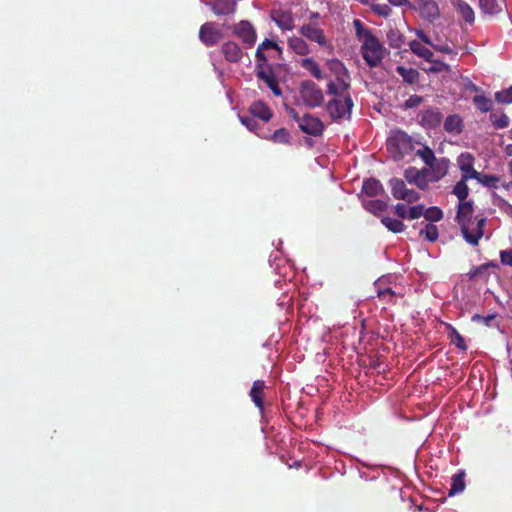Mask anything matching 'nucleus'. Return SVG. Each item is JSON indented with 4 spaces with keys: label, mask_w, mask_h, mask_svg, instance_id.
I'll use <instances>...</instances> for the list:
<instances>
[{
    "label": "nucleus",
    "mask_w": 512,
    "mask_h": 512,
    "mask_svg": "<svg viewBox=\"0 0 512 512\" xmlns=\"http://www.w3.org/2000/svg\"><path fill=\"white\" fill-rule=\"evenodd\" d=\"M452 194L458 198V205L471 204L474 207V202L472 200H467L469 195L467 181L460 179L453 187Z\"/></svg>",
    "instance_id": "nucleus-21"
},
{
    "label": "nucleus",
    "mask_w": 512,
    "mask_h": 512,
    "mask_svg": "<svg viewBox=\"0 0 512 512\" xmlns=\"http://www.w3.org/2000/svg\"><path fill=\"white\" fill-rule=\"evenodd\" d=\"M350 74L334 77L327 84V94L350 93Z\"/></svg>",
    "instance_id": "nucleus-13"
},
{
    "label": "nucleus",
    "mask_w": 512,
    "mask_h": 512,
    "mask_svg": "<svg viewBox=\"0 0 512 512\" xmlns=\"http://www.w3.org/2000/svg\"><path fill=\"white\" fill-rule=\"evenodd\" d=\"M328 69L332 73L333 77L346 76L349 72L345 65L338 59H332L328 61Z\"/></svg>",
    "instance_id": "nucleus-31"
},
{
    "label": "nucleus",
    "mask_w": 512,
    "mask_h": 512,
    "mask_svg": "<svg viewBox=\"0 0 512 512\" xmlns=\"http://www.w3.org/2000/svg\"><path fill=\"white\" fill-rule=\"evenodd\" d=\"M409 47L411 51L418 57L423 58L428 62L433 60V52L429 48L425 47L421 42L413 40L409 43Z\"/></svg>",
    "instance_id": "nucleus-25"
},
{
    "label": "nucleus",
    "mask_w": 512,
    "mask_h": 512,
    "mask_svg": "<svg viewBox=\"0 0 512 512\" xmlns=\"http://www.w3.org/2000/svg\"><path fill=\"white\" fill-rule=\"evenodd\" d=\"M424 218L431 222H438L443 218V211L436 206L429 207L428 209H424Z\"/></svg>",
    "instance_id": "nucleus-40"
},
{
    "label": "nucleus",
    "mask_w": 512,
    "mask_h": 512,
    "mask_svg": "<svg viewBox=\"0 0 512 512\" xmlns=\"http://www.w3.org/2000/svg\"><path fill=\"white\" fill-rule=\"evenodd\" d=\"M353 24L355 26L356 36L359 40L364 42L365 39H368L369 35H373L371 30L366 28L359 19H355Z\"/></svg>",
    "instance_id": "nucleus-43"
},
{
    "label": "nucleus",
    "mask_w": 512,
    "mask_h": 512,
    "mask_svg": "<svg viewBox=\"0 0 512 512\" xmlns=\"http://www.w3.org/2000/svg\"><path fill=\"white\" fill-rule=\"evenodd\" d=\"M362 192L369 197H375L383 194L384 188L379 180L370 178L363 182Z\"/></svg>",
    "instance_id": "nucleus-22"
},
{
    "label": "nucleus",
    "mask_w": 512,
    "mask_h": 512,
    "mask_svg": "<svg viewBox=\"0 0 512 512\" xmlns=\"http://www.w3.org/2000/svg\"><path fill=\"white\" fill-rule=\"evenodd\" d=\"M258 47H260L262 50H264V49H275L279 53L282 52V49L279 47V45L275 41H272V40H269V39H265Z\"/></svg>",
    "instance_id": "nucleus-53"
},
{
    "label": "nucleus",
    "mask_w": 512,
    "mask_h": 512,
    "mask_svg": "<svg viewBox=\"0 0 512 512\" xmlns=\"http://www.w3.org/2000/svg\"><path fill=\"white\" fill-rule=\"evenodd\" d=\"M223 33L215 22H205L199 29V39L207 47L217 45Z\"/></svg>",
    "instance_id": "nucleus-6"
},
{
    "label": "nucleus",
    "mask_w": 512,
    "mask_h": 512,
    "mask_svg": "<svg viewBox=\"0 0 512 512\" xmlns=\"http://www.w3.org/2000/svg\"><path fill=\"white\" fill-rule=\"evenodd\" d=\"M455 222L460 228L463 239L471 246H478L484 236L487 218L474 216V207L471 204H463L457 206Z\"/></svg>",
    "instance_id": "nucleus-1"
},
{
    "label": "nucleus",
    "mask_w": 512,
    "mask_h": 512,
    "mask_svg": "<svg viewBox=\"0 0 512 512\" xmlns=\"http://www.w3.org/2000/svg\"><path fill=\"white\" fill-rule=\"evenodd\" d=\"M255 56H256V58H257L258 60H260V61H263V62H266V61H267V58H266V56H265V54H264L263 50H262L260 47H258V48H257L256 53H255Z\"/></svg>",
    "instance_id": "nucleus-57"
},
{
    "label": "nucleus",
    "mask_w": 512,
    "mask_h": 512,
    "mask_svg": "<svg viewBox=\"0 0 512 512\" xmlns=\"http://www.w3.org/2000/svg\"><path fill=\"white\" fill-rule=\"evenodd\" d=\"M302 132L311 136H321L324 131V124L318 118L311 114H305L300 120V127Z\"/></svg>",
    "instance_id": "nucleus-8"
},
{
    "label": "nucleus",
    "mask_w": 512,
    "mask_h": 512,
    "mask_svg": "<svg viewBox=\"0 0 512 512\" xmlns=\"http://www.w3.org/2000/svg\"><path fill=\"white\" fill-rule=\"evenodd\" d=\"M318 18H319V13L318 12H312L310 14V19L311 20L318 19Z\"/></svg>",
    "instance_id": "nucleus-61"
},
{
    "label": "nucleus",
    "mask_w": 512,
    "mask_h": 512,
    "mask_svg": "<svg viewBox=\"0 0 512 512\" xmlns=\"http://www.w3.org/2000/svg\"><path fill=\"white\" fill-rule=\"evenodd\" d=\"M290 114H291L292 118H293V119L298 123V125L300 126V120H301V118H302V117H300V116L298 115V113H297L295 110H291Z\"/></svg>",
    "instance_id": "nucleus-59"
},
{
    "label": "nucleus",
    "mask_w": 512,
    "mask_h": 512,
    "mask_svg": "<svg viewBox=\"0 0 512 512\" xmlns=\"http://www.w3.org/2000/svg\"><path fill=\"white\" fill-rule=\"evenodd\" d=\"M420 16L429 21L434 22L440 16V10L435 0H417Z\"/></svg>",
    "instance_id": "nucleus-10"
},
{
    "label": "nucleus",
    "mask_w": 512,
    "mask_h": 512,
    "mask_svg": "<svg viewBox=\"0 0 512 512\" xmlns=\"http://www.w3.org/2000/svg\"><path fill=\"white\" fill-rule=\"evenodd\" d=\"M420 235L430 242H435L439 236L438 228L433 224H426L425 228L420 230Z\"/></svg>",
    "instance_id": "nucleus-42"
},
{
    "label": "nucleus",
    "mask_w": 512,
    "mask_h": 512,
    "mask_svg": "<svg viewBox=\"0 0 512 512\" xmlns=\"http://www.w3.org/2000/svg\"><path fill=\"white\" fill-rule=\"evenodd\" d=\"M438 50L441 51V52H444V53H451L452 52L451 48L448 47V46L440 47V48H438Z\"/></svg>",
    "instance_id": "nucleus-60"
},
{
    "label": "nucleus",
    "mask_w": 512,
    "mask_h": 512,
    "mask_svg": "<svg viewBox=\"0 0 512 512\" xmlns=\"http://www.w3.org/2000/svg\"><path fill=\"white\" fill-rule=\"evenodd\" d=\"M300 94L304 104L310 108L319 107L324 102L322 89L313 81H304L301 84Z\"/></svg>",
    "instance_id": "nucleus-4"
},
{
    "label": "nucleus",
    "mask_w": 512,
    "mask_h": 512,
    "mask_svg": "<svg viewBox=\"0 0 512 512\" xmlns=\"http://www.w3.org/2000/svg\"><path fill=\"white\" fill-rule=\"evenodd\" d=\"M478 182L487 188L497 189L499 187L500 177L481 173Z\"/></svg>",
    "instance_id": "nucleus-39"
},
{
    "label": "nucleus",
    "mask_w": 512,
    "mask_h": 512,
    "mask_svg": "<svg viewBox=\"0 0 512 512\" xmlns=\"http://www.w3.org/2000/svg\"><path fill=\"white\" fill-rule=\"evenodd\" d=\"M445 327L448 339L450 340L451 344L455 345L458 349L462 351H466L467 345L465 343V340L463 336L457 331V329L449 323H445Z\"/></svg>",
    "instance_id": "nucleus-23"
},
{
    "label": "nucleus",
    "mask_w": 512,
    "mask_h": 512,
    "mask_svg": "<svg viewBox=\"0 0 512 512\" xmlns=\"http://www.w3.org/2000/svg\"><path fill=\"white\" fill-rule=\"evenodd\" d=\"M364 208L375 216H379L388 208V203L385 200L375 199L363 202Z\"/></svg>",
    "instance_id": "nucleus-27"
},
{
    "label": "nucleus",
    "mask_w": 512,
    "mask_h": 512,
    "mask_svg": "<svg viewBox=\"0 0 512 512\" xmlns=\"http://www.w3.org/2000/svg\"><path fill=\"white\" fill-rule=\"evenodd\" d=\"M472 89H473V90H477V86H476V85H474V84H472Z\"/></svg>",
    "instance_id": "nucleus-63"
},
{
    "label": "nucleus",
    "mask_w": 512,
    "mask_h": 512,
    "mask_svg": "<svg viewBox=\"0 0 512 512\" xmlns=\"http://www.w3.org/2000/svg\"><path fill=\"white\" fill-rule=\"evenodd\" d=\"M221 52L230 63H238L242 60L243 52L240 46L234 41H227L222 44Z\"/></svg>",
    "instance_id": "nucleus-15"
},
{
    "label": "nucleus",
    "mask_w": 512,
    "mask_h": 512,
    "mask_svg": "<svg viewBox=\"0 0 512 512\" xmlns=\"http://www.w3.org/2000/svg\"><path fill=\"white\" fill-rule=\"evenodd\" d=\"M465 472L463 470H459L452 477L451 487L449 489V496L461 493L465 489Z\"/></svg>",
    "instance_id": "nucleus-26"
},
{
    "label": "nucleus",
    "mask_w": 512,
    "mask_h": 512,
    "mask_svg": "<svg viewBox=\"0 0 512 512\" xmlns=\"http://www.w3.org/2000/svg\"><path fill=\"white\" fill-rule=\"evenodd\" d=\"M495 100L503 104L512 103V86L508 89H504L495 93Z\"/></svg>",
    "instance_id": "nucleus-44"
},
{
    "label": "nucleus",
    "mask_w": 512,
    "mask_h": 512,
    "mask_svg": "<svg viewBox=\"0 0 512 512\" xmlns=\"http://www.w3.org/2000/svg\"><path fill=\"white\" fill-rule=\"evenodd\" d=\"M442 117V113L438 108H428L418 114L419 123L427 129L438 127L442 121Z\"/></svg>",
    "instance_id": "nucleus-9"
},
{
    "label": "nucleus",
    "mask_w": 512,
    "mask_h": 512,
    "mask_svg": "<svg viewBox=\"0 0 512 512\" xmlns=\"http://www.w3.org/2000/svg\"><path fill=\"white\" fill-rule=\"evenodd\" d=\"M494 318H495V315H489V316H486V317L480 316V315H475L473 317V320H482L486 325H489L490 322L492 320H494Z\"/></svg>",
    "instance_id": "nucleus-56"
},
{
    "label": "nucleus",
    "mask_w": 512,
    "mask_h": 512,
    "mask_svg": "<svg viewBox=\"0 0 512 512\" xmlns=\"http://www.w3.org/2000/svg\"><path fill=\"white\" fill-rule=\"evenodd\" d=\"M254 132H255V134H257L258 136H260V137H262V138H265V139H267V138H268V137H267V136H265V135H261V134H259V133H258V131H254Z\"/></svg>",
    "instance_id": "nucleus-62"
},
{
    "label": "nucleus",
    "mask_w": 512,
    "mask_h": 512,
    "mask_svg": "<svg viewBox=\"0 0 512 512\" xmlns=\"http://www.w3.org/2000/svg\"><path fill=\"white\" fill-rule=\"evenodd\" d=\"M444 129L448 133L460 134L463 130L462 118L457 114L449 115L444 121Z\"/></svg>",
    "instance_id": "nucleus-24"
},
{
    "label": "nucleus",
    "mask_w": 512,
    "mask_h": 512,
    "mask_svg": "<svg viewBox=\"0 0 512 512\" xmlns=\"http://www.w3.org/2000/svg\"><path fill=\"white\" fill-rule=\"evenodd\" d=\"M417 37L425 44L432 45L431 39L427 36V34L423 30L416 31Z\"/></svg>",
    "instance_id": "nucleus-55"
},
{
    "label": "nucleus",
    "mask_w": 512,
    "mask_h": 512,
    "mask_svg": "<svg viewBox=\"0 0 512 512\" xmlns=\"http://www.w3.org/2000/svg\"><path fill=\"white\" fill-rule=\"evenodd\" d=\"M387 41L390 47L399 49L404 42V36L397 29H390L387 32Z\"/></svg>",
    "instance_id": "nucleus-33"
},
{
    "label": "nucleus",
    "mask_w": 512,
    "mask_h": 512,
    "mask_svg": "<svg viewBox=\"0 0 512 512\" xmlns=\"http://www.w3.org/2000/svg\"><path fill=\"white\" fill-rule=\"evenodd\" d=\"M372 11L382 17H389L392 13V9L387 4H373L371 7Z\"/></svg>",
    "instance_id": "nucleus-47"
},
{
    "label": "nucleus",
    "mask_w": 512,
    "mask_h": 512,
    "mask_svg": "<svg viewBox=\"0 0 512 512\" xmlns=\"http://www.w3.org/2000/svg\"><path fill=\"white\" fill-rule=\"evenodd\" d=\"M407 210L409 207L404 203H397L394 206V214L401 219H407Z\"/></svg>",
    "instance_id": "nucleus-50"
},
{
    "label": "nucleus",
    "mask_w": 512,
    "mask_h": 512,
    "mask_svg": "<svg viewBox=\"0 0 512 512\" xmlns=\"http://www.w3.org/2000/svg\"><path fill=\"white\" fill-rule=\"evenodd\" d=\"M241 123L246 126L250 131H256L258 128V123L254 119V117L251 116H240Z\"/></svg>",
    "instance_id": "nucleus-49"
},
{
    "label": "nucleus",
    "mask_w": 512,
    "mask_h": 512,
    "mask_svg": "<svg viewBox=\"0 0 512 512\" xmlns=\"http://www.w3.org/2000/svg\"><path fill=\"white\" fill-rule=\"evenodd\" d=\"M396 72L402 77L403 81L408 84H415L420 77V73L414 68L397 66Z\"/></svg>",
    "instance_id": "nucleus-28"
},
{
    "label": "nucleus",
    "mask_w": 512,
    "mask_h": 512,
    "mask_svg": "<svg viewBox=\"0 0 512 512\" xmlns=\"http://www.w3.org/2000/svg\"><path fill=\"white\" fill-rule=\"evenodd\" d=\"M416 155L428 166H432L436 160L433 150L428 146H423V148L417 150Z\"/></svg>",
    "instance_id": "nucleus-38"
},
{
    "label": "nucleus",
    "mask_w": 512,
    "mask_h": 512,
    "mask_svg": "<svg viewBox=\"0 0 512 512\" xmlns=\"http://www.w3.org/2000/svg\"><path fill=\"white\" fill-rule=\"evenodd\" d=\"M377 296L381 301L389 305H395L397 302V295L391 288L379 289Z\"/></svg>",
    "instance_id": "nucleus-37"
},
{
    "label": "nucleus",
    "mask_w": 512,
    "mask_h": 512,
    "mask_svg": "<svg viewBox=\"0 0 512 512\" xmlns=\"http://www.w3.org/2000/svg\"><path fill=\"white\" fill-rule=\"evenodd\" d=\"M233 33L242 42L248 46H253L256 42V30L253 25L246 20H242L233 26Z\"/></svg>",
    "instance_id": "nucleus-7"
},
{
    "label": "nucleus",
    "mask_w": 512,
    "mask_h": 512,
    "mask_svg": "<svg viewBox=\"0 0 512 512\" xmlns=\"http://www.w3.org/2000/svg\"><path fill=\"white\" fill-rule=\"evenodd\" d=\"M422 102V97L418 95L411 96L406 102L405 106L407 108H412L418 106Z\"/></svg>",
    "instance_id": "nucleus-54"
},
{
    "label": "nucleus",
    "mask_w": 512,
    "mask_h": 512,
    "mask_svg": "<svg viewBox=\"0 0 512 512\" xmlns=\"http://www.w3.org/2000/svg\"><path fill=\"white\" fill-rule=\"evenodd\" d=\"M389 185L391 187L393 197L397 200H402L407 204H412L420 199V194L413 189L407 188L404 180L400 178L390 179Z\"/></svg>",
    "instance_id": "nucleus-5"
},
{
    "label": "nucleus",
    "mask_w": 512,
    "mask_h": 512,
    "mask_svg": "<svg viewBox=\"0 0 512 512\" xmlns=\"http://www.w3.org/2000/svg\"><path fill=\"white\" fill-rule=\"evenodd\" d=\"M235 0H212V11L216 15H229L235 12Z\"/></svg>",
    "instance_id": "nucleus-20"
},
{
    "label": "nucleus",
    "mask_w": 512,
    "mask_h": 512,
    "mask_svg": "<svg viewBox=\"0 0 512 512\" xmlns=\"http://www.w3.org/2000/svg\"><path fill=\"white\" fill-rule=\"evenodd\" d=\"M272 19L282 30H292L295 26L291 11L274 12Z\"/></svg>",
    "instance_id": "nucleus-19"
},
{
    "label": "nucleus",
    "mask_w": 512,
    "mask_h": 512,
    "mask_svg": "<svg viewBox=\"0 0 512 512\" xmlns=\"http://www.w3.org/2000/svg\"><path fill=\"white\" fill-rule=\"evenodd\" d=\"M393 141L397 143L398 149H401L406 144L410 143V137L406 133L401 132L393 139Z\"/></svg>",
    "instance_id": "nucleus-51"
},
{
    "label": "nucleus",
    "mask_w": 512,
    "mask_h": 512,
    "mask_svg": "<svg viewBox=\"0 0 512 512\" xmlns=\"http://www.w3.org/2000/svg\"><path fill=\"white\" fill-rule=\"evenodd\" d=\"M473 103L482 113H486L492 110V100L484 95L474 96Z\"/></svg>",
    "instance_id": "nucleus-35"
},
{
    "label": "nucleus",
    "mask_w": 512,
    "mask_h": 512,
    "mask_svg": "<svg viewBox=\"0 0 512 512\" xmlns=\"http://www.w3.org/2000/svg\"><path fill=\"white\" fill-rule=\"evenodd\" d=\"M288 46L298 55L304 56L309 53V47L302 38L295 36L289 38Z\"/></svg>",
    "instance_id": "nucleus-29"
},
{
    "label": "nucleus",
    "mask_w": 512,
    "mask_h": 512,
    "mask_svg": "<svg viewBox=\"0 0 512 512\" xmlns=\"http://www.w3.org/2000/svg\"><path fill=\"white\" fill-rule=\"evenodd\" d=\"M500 260L502 264L512 267V249L501 251Z\"/></svg>",
    "instance_id": "nucleus-52"
},
{
    "label": "nucleus",
    "mask_w": 512,
    "mask_h": 512,
    "mask_svg": "<svg viewBox=\"0 0 512 512\" xmlns=\"http://www.w3.org/2000/svg\"><path fill=\"white\" fill-rule=\"evenodd\" d=\"M427 173L426 169L418 170L415 167H409L404 171V177L410 184L425 190L428 187Z\"/></svg>",
    "instance_id": "nucleus-11"
},
{
    "label": "nucleus",
    "mask_w": 512,
    "mask_h": 512,
    "mask_svg": "<svg viewBox=\"0 0 512 512\" xmlns=\"http://www.w3.org/2000/svg\"><path fill=\"white\" fill-rule=\"evenodd\" d=\"M480 172L474 169V166L461 170V179L468 181L470 179H478L480 178Z\"/></svg>",
    "instance_id": "nucleus-48"
},
{
    "label": "nucleus",
    "mask_w": 512,
    "mask_h": 512,
    "mask_svg": "<svg viewBox=\"0 0 512 512\" xmlns=\"http://www.w3.org/2000/svg\"><path fill=\"white\" fill-rule=\"evenodd\" d=\"M266 388L263 380H256L253 382L249 395L255 406L263 411L264 409V389Z\"/></svg>",
    "instance_id": "nucleus-17"
},
{
    "label": "nucleus",
    "mask_w": 512,
    "mask_h": 512,
    "mask_svg": "<svg viewBox=\"0 0 512 512\" xmlns=\"http://www.w3.org/2000/svg\"><path fill=\"white\" fill-rule=\"evenodd\" d=\"M267 139L271 140L276 144H289L290 143V133L286 128H280L276 130L272 135H270Z\"/></svg>",
    "instance_id": "nucleus-34"
},
{
    "label": "nucleus",
    "mask_w": 512,
    "mask_h": 512,
    "mask_svg": "<svg viewBox=\"0 0 512 512\" xmlns=\"http://www.w3.org/2000/svg\"><path fill=\"white\" fill-rule=\"evenodd\" d=\"M424 214V205L417 204L414 206H410L409 210H407V220L418 219Z\"/></svg>",
    "instance_id": "nucleus-46"
},
{
    "label": "nucleus",
    "mask_w": 512,
    "mask_h": 512,
    "mask_svg": "<svg viewBox=\"0 0 512 512\" xmlns=\"http://www.w3.org/2000/svg\"><path fill=\"white\" fill-rule=\"evenodd\" d=\"M362 57L366 64L373 68L380 65L385 57V48L374 35H369L368 39L361 46Z\"/></svg>",
    "instance_id": "nucleus-3"
},
{
    "label": "nucleus",
    "mask_w": 512,
    "mask_h": 512,
    "mask_svg": "<svg viewBox=\"0 0 512 512\" xmlns=\"http://www.w3.org/2000/svg\"><path fill=\"white\" fill-rule=\"evenodd\" d=\"M490 120L496 129L507 128L510 123L509 117L504 113H502L500 115L491 114Z\"/></svg>",
    "instance_id": "nucleus-41"
},
{
    "label": "nucleus",
    "mask_w": 512,
    "mask_h": 512,
    "mask_svg": "<svg viewBox=\"0 0 512 512\" xmlns=\"http://www.w3.org/2000/svg\"><path fill=\"white\" fill-rule=\"evenodd\" d=\"M393 6H404L409 4V0H388Z\"/></svg>",
    "instance_id": "nucleus-58"
},
{
    "label": "nucleus",
    "mask_w": 512,
    "mask_h": 512,
    "mask_svg": "<svg viewBox=\"0 0 512 512\" xmlns=\"http://www.w3.org/2000/svg\"><path fill=\"white\" fill-rule=\"evenodd\" d=\"M249 113L264 122H268L272 118V110L263 102L255 101L249 107Z\"/></svg>",
    "instance_id": "nucleus-16"
},
{
    "label": "nucleus",
    "mask_w": 512,
    "mask_h": 512,
    "mask_svg": "<svg viewBox=\"0 0 512 512\" xmlns=\"http://www.w3.org/2000/svg\"><path fill=\"white\" fill-rule=\"evenodd\" d=\"M454 7L459 17L462 18L466 24L472 25L475 22V12L469 3L464 0H456Z\"/></svg>",
    "instance_id": "nucleus-18"
},
{
    "label": "nucleus",
    "mask_w": 512,
    "mask_h": 512,
    "mask_svg": "<svg viewBox=\"0 0 512 512\" xmlns=\"http://www.w3.org/2000/svg\"><path fill=\"white\" fill-rule=\"evenodd\" d=\"M257 78L262 80L271 89L274 95L280 96L282 91L271 68L265 69L263 65H257Z\"/></svg>",
    "instance_id": "nucleus-12"
},
{
    "label": "nucleus",
    "mask_w": 512,
    "mask_h": 512,
    "mask_svg": "<svg viewBox=\"0 0 512 512\" xmlns=\"http://www.w3.org/2000/svg\"><path fill=\"white\" fill-rule=\"evenodd\" d=\"M330 99L326 109L332 120H349L351 117L354 102L350 93L328 94Z\"/></svg>",
    "instance_id": "nucleus-2"
},
{
    "label": "nucleus",
    "mask_w": 512,
    "mask_h": 512,
    "mask_svg": "<svg viewBox=\"0 0 512 512\" xmlns=\"http://www.w3.org/2000/svg\"><path fill=\"white\" fill-rule=\"evenodd\" d=\"M300 33L310 41L316 42L321 46L326 44V38L323 30L315 24L309 23L302 25Z\"/></svg>",
    "instance_id": "nucleus-14"
},
{
    "label": "nucleus",
    "mask_w": 512,
    "mask_h": 512,
    "mask_svg": "<svg viewBox=\"0 0 512 512\" xmlns=\"http://www.w3.org/2000/svg\"><path fill=\"white\" fill-rule=\"evenodd\" d=\"M479 7L485 14L495 15L500 12L497 0H479Z\"/></svg>",
    "instance_id": "nucleus-36"
},
{
    "label": "nucleus",
    "mask_w": 512,
    "mask_h": 512,
    "mask_svg": "<svg viewBox=\"0 0 512 512\" xmlns=\"http://www.w3.org/2000/svg\"><path fill=\"white\" fill-rule=\"evenodd\" d=\"M302 67H304L306 70H308L314 78H316L318 80L323 79V74H322L321 68L318 65V63L316 61H314L313 59H311V58L303 59Z\"/></svg>",
    "instance_id": "nucleus-32"
},
{
    "label": "nucleus",
    "mask_w": 512,
    "mask_h": 512,
    "mask_svg": "<svg viewBox=\"0 0 512 512\" xmlns=\"http://www.w3.org/2000/svg\"><path fill=\"white\" fill-rule=\"evenodd\" d=\"M381 223L393 233H401L406 228L402 220L391 217H382Z\"/></svg>",
    "instance_id": "nucleus-30"
},
{
    "label": "nucleus",
    "mask_w": 512,
    "mask_h": 512,
    "mask_svg": "<svg viewBox=\"0 0 512 512\" xmlns=\"http://www.w3.org/2000/svg\"><path fill=\"white\" fill-rule=\"evenodd\" d=\"M460 171L474 166V157L470 153H461L458 157Z\"/></svg>",
    "instance_id": "nucleus-45"
}]
</instances>
